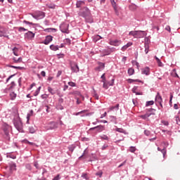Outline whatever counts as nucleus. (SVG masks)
<instances>
[{
    "label": "nucleus",
    "mask_w": 180,
    "mask_h": 180,
    "mask_svg": "<svg viewBox=\"0 0 180 180\" xmlns=\"http://www.w3.org/2000/svg\"><path fill=\"white\" fill-rule=\"evenodd\" d=\"M80 16L85 18L86 22L88 23H92V18H91V12L89 9L86 7H84L83 10L80 12Z\"/></svg>",
    "instance_id": "obj_1"
},
{
    "label": "nucleus",
    "mask_w": 180,
    "mask_h": 180,
    "mask_svg": "<svg viewBox=\"0 0 180 180\" xmlns=\"http://www.w3.org/2000/svg\"><path fill=\"white\" fill-rule=\"evenodd\" d=\"M128 74H129V75H133V74H134V69H133V68H129V70H128Z\"/></svg>",
    "instance_id": "obj_35"
},
{
    "label": "nucleus",
    "mask_w": 180,
    "mask_h": 180,
    "mask_svg": "<svg viewBox=\"0 0 180 180\" xmlns=\"http://www.w3.org/2000/svg\"><path fill=\"white\" fill-rule=\"evenodd\" d=\"M110 2L115 11V15H117V16H119V10H117V6L116 4V2H117V0H110Z\"/></svg>",
    "instance_id": "obj_10"
},
{
    "label": "nucleus",
    "mask_w": 180,
    "mask_h": 180,
    "mask_svg": "<svg viewBox=\"0 0 180 180\" xmlns=\"http://www.w3.org/2000/svg\"><path fill=\"white\" fill-rule=\"evenodd\" d=\"M108 115V113H106V112L105 113H103V115H101V116L100 117L101 119H103V117H106V115Z\"/></svg>",
    "instance_id": "obj_60"
},
{
    "label": "nucleus",
    "mask_w": 180,
    "mask_h": 180,
    "mask_svg": "<svg viewBox=\"0 0 180 180\" xmlns=\"http://www.w3.org/2000/svg\"><path fill=\"white\" fill-rule=\"evenodd\" d=\"M103 172L102 171L98 172L97 173H96V175H97L98 176H100V178L103 175Z\"/></svg>",
    "instance_id": "obj_50"
},
{
    "label": "nucleus",
    "mask_w": 180,
    "mask_h": 180,
    "mask_svg": "<svg viewBox=\"0 0 180 180\" xmlns=\"http://www.w3.org/2000/svg\"><path fill=\"white\" fill-rule=\"evenodd\" d=\"M61 74H63V72L61 71V70H59L58 72V73H57V75H56V77H60V75H61Z\"/></svg>",
    "instance_id": "obj_63"
},
{
    "label": "nucleus",
    "mask_w": 180,
    "mask_h": 180,
    "mask_svg": "<svg viewBox=\"0 0 180 180\" xmlns=\"http://www.w3.org/2000/svg\"><path fill=\"white\" fill-rule=\"evenodd\" d=\"M15 86V82H11V86L8 89H6L4 90V92L8 93V91H11L10 93V97L11 101H15L16 99V94L12 90V89Z\"/></svg>",
    "instance_id": "obj_3"
},
{
    "label": "nucleus",
    "mask_w": 180,
    "mask_h": 180,
    "mask_svg": "<svg viewBox=\"0 0 180 180\" xmlns=\"http://www.w3.org/2000/svg\"><path fill=\"white\" fill-rule=\"evenodd\" d=\"M101 82L103 83V88H104V89H108V85L106 84V82H108V81H106V79H102Z\"/></svg>",
    "instance_id": "obj_28"
},
{
    "label": "nucleus",
    "mask_w": 180,
    "mask_h": 180,
    "mask_svg": "<svg viewBox=\"0 0 180 180\" xmlns=\"http://www.w3.org/2000/svg\"><path fill=\"white\" fill-rule=\"evenodd\" d=\"M120 44H122V41L117 39L111 41L112 46H120Z\"/></svg>",
    "instance_id": "obj_21"
},
{
    "label": "nucleus",
    "mask_w": 180,
    "mask_h": 180,
    "mask_svg": "<svg viewBox=\"0 0 180 180\" xmlns=\"http://www.w3.org/2000/svg\"><path fill=\"white\" fill-rule=\"evenodd\" d=\"M155 102H157V103H162V97L159 93H158L155 96Z\"/></svg>",
    "instance_id": "obj_15"
},
{
    "label": "nucleus",
    "mask_w": 180,
    "mask_h": 180,
    "mask_svg": "<svg viewBox=\"0 0 180 180\" xmlns=\"http://www.w3.org/2000/svg\"><path fill=\"white\" fill-rule=\"evenodd\" d=\"M13 123H14V126H15V129H17V130H18V131H20L23 127L22 121H20V118H19V117H16L14 119Z\"/></svg>",
    "instance_id": "obj_4"
},
{
    "label": "nucleus",
    "mask_w": 180,
    "mask_h": 180,
    "mask_svg": "<svg viewBox=\"0 0 180 180\" xmlns=\"http://www.w3.org/2000/svg\"><path fill=\"white\" fill-rule=\"evenodd\" d=\"M157 63H158L159 67H162V62H161L160 60H158Z\"/></svg>",
    "instance_id": "obj_56"
},
{
    "label": "nucleus",
    "mask_w": 180,
    "mask_h": 180,
    "mask_svg": "<svg viewBox=\"0 0 180 180\" xmlns=\"http://www.w3.org/2000/svg\"><path fill=\"white\" fill-rule=\"evenodd\" d=\"M86 112H88V110H82V111H80V112H77V113L75 114V115H76V116H78L79 115H81V113H86Z\"/></svg>",
    "instance_id": "obj_43"
},
{
    "label": "nucleus",
    "mask_w": 180,
    "mask_h": 180,
    "mask_svg": "<svg viewBox=\"0 0 180 180\" xmlns=\"http://www.w3.org/2000/svg\"><path fill=\"white\" fill-rule=\"evenodd\" d=\"M162 124H164L165 126H168V124H169V123L168 122V121H165L163 120L162 121Z\"/></svg>",
    "instance_id": "obj_54"
},
{
    "label": "nucleus",
    "mask_w": 180,
    "mask_h": 180,
    "mask_svg": "<svg viewBox=\"0 0 180 180\" xmlns=\"http://www.w3.org/2000/svg\"><path fill=\"white\" fill-rule=\"evenodd\" d=\"M57 127H58V124L57 122H51L49 124V128L51 129H57Z\"/></svg>",
    "instance_id": "obj_20"
},
{
    "label": "nucleus",
    "mask_w": 180,
    "mask_h": 180,
    "mask_svg": "<svg viewBox=\"0 0 180 180\" xmlns=\"http://www.w3.org/2000/svg\"><path fill=\"white\" fill-rule=\"evenodd\" d=\"M70 95H75L76 98H79V96H81L82 94L79 91H76L70 93Z\"/></svg>",
    "instance_id": "obj_24"
},
{
    "label": "nucleus",
    "mask_w": 180,
    "mask_h": 180,
    "mask_svg": "<svg viewBox=\"0 0 180 180\" xmlns=\"http://www.w3.org/2000/svg\"><path fill=\"white\" fill-rule=\"evenodd\" d=\"M13 61L16 63H22V58H19L18 59H16V58H13Z\"/></svg>",
    "instance_id": "obj_37"
},
{
    "label": "nucleus",
    "mask_w": 180,
    "mask_h": 180,
    "mask_svg": "<svg viewBox=\"0 0 180 180\" xmlns=\"http://www.w3.org/2000/svg\"><path fill=\"white\" fill-rule=\"evenodd\" d=\"M51 41H53V37L47 36L44 43V44L47 45L49 43H51Z\"/></svg>",
    "instance_id": "obj_16"
},
{
    "label": "nucleus",
    "mask_w": 180,
    "mask_h": 180,
    "mask_svg": "<svg viewBox=\"0 0 180 180\" xmlns=\"http://www.w3.org/2000/svg\"><path fill=\"white\" fill-rule=\"evenodd\" d=\"M82 178H84V179H88V174H83L82 175Z\"/></svg>",
    "instance_id": "obj_59"
},
{
    "label": "nucleus",
    "mask_w": 180,
    "mask_h": 180,
    "mask_svg": "<svg viewBox=\"0 0 180 180\" xmlns=\"http://www.w3.org/2000/svg\"><path fill=\"white\" fill-rule=\"evenodd\" d=\"M114 109L119 110V104H117L116 106H112L110 108V110H114Z\"/></svg>",
    "instance_id": "obj_40"
},
{
    "label": "nucleus",
    "mask_w": 180,
    "mask_h": 180,
    "mask_svg": "<svg viewBox=\"0 0 180 180\" xmlns=\"http://www.w3.org/2000/svg\"><path fill=\"white\" fill-rule=\"evenodd\" d=\"M101 39H102V37L99 36V35H96L94 38V41L96 42L98 41V40H101Z\"/></svg>",
    "instance_id": "obj_36"
},
{
    "label": "nucleus",
    "mask_w": 180,
    "mask_h": 180,
    "mask_svg": "<svg viewBox=\"0 0 180 180\" xmlns=\"http://www.w3.org/2000/svg\"><path fill=\"white\" fill-rule=\"evenodd\" d=\"M148 51H150V46L148 44L145 43V53L146 54H148Z\"/></svg>",
    "instance_id": "obj_27"
},
{
    "label": "nucleus",
    "mask_w": 180,
    "mask_h": 180,
    "mask_svg": "<svg viewBox=\"0 0 180 180\" xmlns=\"http://www.w3.org/2000/svg\"><path fill=\"white\" fill-rule=\"evenodd\" d=\"M154 105V101H147L146 106H151Z\"/></svg>",
    "instance_id": "obj_39"
},
{
    "label": "nucleus",
    "mask_w": 180,
    "mask_h": 180,
    "mask_svg": "<svg viewBox=\"0 0 180 180\" xmlns=\"http://www.w3.org/2000/svg\"><path fill=\"white\" fill-rule=\"evenodd\" d=\"M114 84H115V79H112L110 82H106L107 89L109 88V86H113Z\"/></svg>",
    "instance_id": "obj_23"
},
{
    "label": "nucleus",
    "mask_w": 180,
    "mask_h": 180,
    "mask_svg": "<svg viewBox=\"0 0 180 180\" xmlns=\"http://www.w3.org/2000/svg\"><path fill=\"white\" fill-rule=\"evenodd\" d=\"M98 65H99V67H98V68H99V70H101V69H102V70H103V68H105V63H98Z\"/></svg>",
    "instance_id": "obj_38"
},
{
    "label": "nucleus",
    "mask_w": 180,
    "mask_h": 180,
    "mask_svg": "<svg viewBox=\"0 0 180 180\" xmlns=\"http://www.w3.org/2000/svg\"><path fill=\"white\" fill-rule=\"evenodd\" d=\"M25 37H27V39H33L34 37V33L29 31L25 34Z\"/></svg>",
    "instance_id": "obj_18"
},
{
    "label": "nucleus",
    "mask_w": 180,
    "mask_h": 180,
    "mask_svg": "<svg viewBox=\"0 0 180 180\" xmlns=\"http://www.w3.org/2000/svg\"><path fill=\"white\" fill-rule=\"evenodd\" d=\"M65 42L67 43V44H71V40L70 39H66Z\"/></svg>",
    "instance_id": "obj_58"
},
{
    "label": "nucleus",
    "mask_w": 180,
    "mask_h": 180,
    "mask_svg": "<svg viewBox=\"0 0 180 180\" xmlns=\"http://www.w3.org/2000/svg\"><path fill=\"white\" fill-rule=\"evenodd\" d=\"M82 6H85V1H78L76 4L77 8H82Z\"/></svg>",
    "instance_id": "obj_17"
},
{
    "label": "nucleus",
    "mask_w": 180,
    "mask_h": 180,
    "mask_svg": "<svg viewBox=\"0 0 180 180\" xmlns=\"http://www.w3.org/2000/svg\"><path fill=\"white\" fill-rule=\"evenodd\" d=\"M18 30H19V32H26V30H26L25 27H20L18 28Z\"/></svg>",
    "instance_id": "obj_49"
},
{
    "label": "nucleus",
    "mask_w": 180,
    "mask_h": 180,
    "mask_svg": "<svg viewBox=\"0 0 180 180\" xmlns=\"http://www.w3.org/2000/svg\"><path fill=\"white\" fill-rule=\"evenodd\" d=\"M46 6L49 8V9H56V6L54 4H46Z\"/></svg>",
    "instance_id": "obj_30"
},
{
    "label": "nucleus",
    "mask_w": 180,
    "mask_h": 180,
    "mask_svg": "<svg viewBox=\"0 0 180 180\" xmlns=\"http://www.w3.org/2000/svg\"><path fill=\"white\" fill-rule=\"evenodd\" d=\"M148 112H146L145 115H141L140 117H141V119H143V120H146V119H148V117H150L151 115H155V113L153 112H155V109L150 108L148 110Z\"/></svg>",
    "instance_id": "obj_6"
},
{
    "label": "nucleus",
    "mask_w": 180,
    "mask_h": 180,
    "mask_svg": "<svg viewBox=\"0 0 180 180\" xmlns=\"http://www.w3.org/2000/svg\"><path fill=\"white\" fill-rule=\"evenodd\" d=\"M26 168L30 171V169H32V166H30V165H26Z\"/></svg>",
    "instance_id": "obj_64"
},
{
    "label": "nucleus",
    "mask_w": 180,
    "mask_h": 180,
    "mask_svg": "<svg viewBox=\"0 0 180 180\" xmlns=\"http://www.w3.org/2000/svg\"><path fill=\"white\" fill-rule=\"evenodd\" d=\"M129 34V36H134L136 39H143V37L147 36V33L144 31H131Z\"/></svg>",
    "instance_id": "obj_2"
},
{
    "label": "nucleus",
    "mask_w": 180,
    "mask_h": 180,
    "mask_svg": "<svg viewBox=\"0 0 180 180\" xmlns=\"http://www.w3.org/2000/svg\"><path fill=\"white\" fill-rule=\"evenodd\" d=\"M127 82H129V84H131L133 82H141V80L139 79H127Z\"/></svg>",
    "instance_id": "obj_26"
},
{
    "label": "nucleus",
    "mask_w": 180,
    "mask_h": 180,
    "mask_svg": "<svg viewBox=\"0 0 180 180\" xmlns=\"http://www.w3.org/2000/svg\"><path fill=\"white\" fill-rule=\"evenodd\" d=\"M133 46V42H128L126 45L123 46L121 49L122 51H126L129 47Z\"/></svg>",
    "instance_id": "obj_13"
},
{
    "label": "nucleus",
    "mask_w": 180,
    "mask_h": 180,
    "mask_svg": "<svg viewBox=\"0 0 180 180\" xmlns=\"http://www.w3.org/2000/svg\"><path fill=\"white\" fill-rule=\"evenodd\" d=\"M68 85H69L70 86H76L75 83H74V82H68Z\"/></svg>",
    "instance_id": "obj_52"
},
{
    "label": "nucleus",
    "mask_w": 180,
    "mask_h": 180,
    "mask_svg": "<svg viewBox=\"0 0 180 180\" xmlns=\"http://www.w3.org/2000/svg\"><path fill=\"white\" fill-rule=\"evenodd\" d=\"M129 9L130 11H136V9H137V6L131 4L129 6Z\"/></svg>",
    "instance_id": "obj_34"
},
{
    "label": "nucleus",
    "mask_w": 180,
    "mask_h": 180,
    "mask_svg": "<svg viewBox=\"0 0 180 180\" xmlns=\"http://www.w3.org/2000/svg\"><path fill=\"white\" fill-rule=\"evenodd\" d=\"M33 115V110H31V112L30 114H27V122H29V119H30V117Z\"/></svg>",
    "instance_id": "obj_47"
},
{
    "label": "nucleus",
    "mask_w": 180,
    "mask_h": 180,
    "mask_svg": "<svg viewBox=\"0 0 180 180\" xmlns=\"http://www.w3.org/2000/svg\"><path fill=\"white\" fill-rule=\"evenodd\" d=\"M141 72L145 75H150V68L148 67L143 68L141 69Z\"/></svg>",
    "instance_id": "obj_14"
},
{
    "label": "nucleus",
    "mask_w": 180,
    "mask_h": 180,
    "mask_svg": "<svg viewBox=\"0 0 180 180\" xmlns=\"http://www.w3.org/2000/svg\"><path fill=\"white\" fill-rule=\"evenodd\" d=\"M115 131H118L119 133H124V134H126V131L122 128H117Z\"/></svg>",
    "instance_id": "obj_33"
},
{
    "label": "nucleus",
    "mask_w": 180,
    "mask_h": 180,
    "mask_svg": "<svg viewBox=\"0 0 180 180\" xmlns=\"http://www.w3.org/2000/svg\"><path fill=\"white\" fill-rule=\"evenodd\" d=\"M53 180H60V174H58Z\"/></svg>",
    "instance_id": "obj_62"
},
{
    "label": "nucleus",
    "mask_w": 180,
    "mask_h": 180,
    "mask_svg": "<svg viewBox=\"0 0 180 180\" xmlns=\"http://www.w3.org/2000/svg\"><path fill=\"white\" fill-rule=\"evenodd\" d=\"M144 134H146V136H150V132L148 130H145L144 131Z\"/></svg>",
    "instance_id": "obj_55"
},
{
    "label": "nucleus",
    "mask_w": 180,
    "mask_h": 180,
    "mask_svg": "<svg viewBox=\"0 0 180 180\" xmlns=\"http://www.w3.org/2000/svg\"><path fill=\"white\" fill-rule=\"evenodd\" d=\"M44 13L42 11H38L36 13V14L34 15H33V18H34V19H43V18H44Z\"/></svg>",
    "instance_id": "obj_12"
},
{
    "label": "nucleus",
    "mask_w": 180,
    "mask_h": 180,
    "mask_svg": "<svg viewBox=\"0 0 180 180\" xmlns=\"http://www.w3.org/2000/svg\"><path fill=\"white\" fill-rule=\"evenodd\" d=\"M11 68H15V70H23V68L20 67V66H11Z\"/></svg>",
    "instance_id": "obj_45"
},
{
    "label": "nucleus",
    "mask_w": 180,
    "mask_h": 180,
    "mask_svg": "<svg viewBox=\"0 0 180 180\" xmlns=\"http://www.w3.org/2000/svg\"><path fill=\"white\" fill-rule=\"evenodd\" d=\"M29 130H30V133H31L32 134L36 132V129H34V127H30Z\"/></svg>",
    "instance_id": "obj_41"
},
{
    "label": "nucleus",
    "mask_w": 180,
    "mask_h": 180,
    "mask_svg": "<svg viewBox=\"0 0 180 180\" xmlns=\"http://www.w3.org/2000/svg\"><path fill=\"white\" fill-rule=\"evenodd\" d=\"M60 29L63 33H70V32L68 31V24L62 23L60 26Z\"/></svg>",
    "instance_id": "obj_8"
},
{
    "label": "nucleus",
    "mask_w": 180,
    "mask_h": 180,
    "mask_svg": "<svg viewBox=\"0 0 180 180\" xmlns=\"http://www.w3.org/2000/svg\"><path fill=\"white\" fill-rule=\"evenodd\" d=\"M12 50L14 56H19V49H18L17 47H14Z\"/></svg>",
    "instance_id": "obj_25"
},
{
    "label": "nucleus",
    "mask_w": 180,
    "mask_h": 180,
    "mask_svg": "<svg viewBox=\"0 0 180 180\" xmlns=\"http://www.w3.org/2000/svg\"><path fill=\"white\" fill-rule=\"evenodd\" d=\"M9 169H10L11 174H12V172H13V171H16V164H15V163L11 164Z\"/></svg>",
    "instance_id": "obj_19"
},
{
    "label": "nucleus",
    "mask_w": 180,
    "mask_h": 180,
    "mask_svg": "<svg viewBox=\"0 0 180 180\" xmlns=\"http://www.w3.org/2000/svg\"><path fill=\"white\" fill-rule=\"evenodd\" d=\"M3 131L4 133V137L6 140H11V137L9 136V131H11V126L8 124H4L3 127Z\"/></svg>",
    "instance_id": "obj_5"
},
{
    "label": "nucleus",
    "mask_w": 180,
    "mask_h": 180,
    "mask_svg": "<svg viewBox=\"0 0 180 180\" xmlns=\"http://www.w3.org/2000/svg\"><path fill=\"white\" fill-rule=\"evenodd\" d=\"M86 154H88V150H85L82 154V155H81L79 158H84V157H85V155H86Z\"/></svg>",
    "instance_id": "obj_42"
},
{
    "label": "nucleus",
    "mask_w": 180,
    "mask_h": 180,
    "mask_svg": "<svg viewBox=\"0 0 180 180\" xmlns=\"http://www.w3.org/2000/svg\"><path fill=\"white\" fill-rule=\"evenodd\" d=\"M93 96L94 98H95V99H97V100L99 99V96H98L95 91L93 94Z\"/></svg>",
    "instance_id": "obj_53"
},
{
    "label": "nucleus",
    "mask_w": 180,
    "mask_h": 180,
    "mask_svg": "<svg viewBox=\"0 0 180 180\" xmlns=\"http://www.w3.org/2000/svg\"><path fill=\"white\" fill-rule=\"evenodd\" d=\"M75 99L77 100V105H79V103H81V98L76 97Z\"/></svg>",
    "instance_id": "obj_51"
},
{
    "label": "nucleus",
    "mask_w": 180,
    "mask_h": 180,
    "mask_svg": "<svg viewBox=\"0 0 180 180\" xmlns=\"http://www.w3.org/2000/svg\"><path fill=\"white\" fill-rule=\"evenodd\" d=\"M70 67L72 72H79V68L78 67V65L75 62H71L70 63Z\"/></svg>",
    "instance_id": "obj_7"
},
{
    "label": "nucleus",
    "mask_w": 180,
    "mask_h": 180,
    "mask_svg": "<svg viewBox=\"0 0 180 180\" xmlns=\"http://www.w3.org/2000/svg\"><path fill=\"white\" fill-rule=\"evenodd\" d=\"M158 150L161 151L162 154H163V158H165V155H167V148H164L163 149L158 148Z\"/></svg>",
    "instance_id": "obj_22"
},
{
    "label": "nucleus",
    "mask_w": 180,
    "mask_h": 180,
    "mask_svg": "<svg viewBox=\"0 0 180 180\" xmlns=\"http://www.w3.org/2000/svg\"><path fill=\"white\" fill-rule=\"evenodd\" d=\"M51 50H53V51H57L58 50V46L55 45H51L50 46Z\"/></svg>",
    "instance_id": "obj_31"
},
{
    "label": "nucleus",
    "mask_w": 180,
    "mask_h": 180,
    "mask_svg": "<svg viewBox=\"0 0 180 180\" xmlns=\"http://www.w3.org/2000/svg\"><path fill=\"white\" fill-rule=\"evenodd\" d=\"M175 119H176V124H179V125H180L179 117L176 116V117H175Z\"/></svg>",
    "instance_id": "obj_48"
},
{
    "label": "nucleus",
    "mask_w": 180,
    "mask_h": 180,
    "mask_svg": "<svg viewBox=\"0 0 180 180\" xmlns=\"http://www.w3.org/2000/svg\"><path fill=\"white\" fill-rule=\"evenodd\" d=\"M129 151H130V153H134V151H136V147H134V146H131V147L129 148Z\"/></svg>",
    "instance_id": "obj_46"
},
{
    "label": "nucleus",
    "mask_w": 180,
    "mask_h": 180,
    "mask_svg": "<svg viewBox=\"0 0 180 180\" xmlns=\"http://www.w3.org/2000/svg\"><path fill=\"white\" fill-rule=\"evenodd\" d=\"M40 89H41V86H39L37 88V89L35 91V92L34 94V96H37V95H39V94H40Z\"/></svg>",
    "instance_id": "obj_32"
},
{
    "label": "nucleus",
    "mask_w": 180,
    "mask_h": 180,
    "mask_svg": "<svg viewBox=\"0 0 180 180\" xmlns=\"http://www.w3.org/2000/svg\"><path fill=\"white\" fill-rule=\"evenodd\" d=\"M96 130L97 133H101V131H103L105 130V126L103 125H98L97 127H94L89 129L90 131H92V130Z\"/></svg>",
    "instance_id": "obj_9"
},
{
    "label": "nucleus",
    "mask_w": 180,
    "mask_h": 180,
    "mask_svg": "<svg viewBox=\"0 0 180 180\" xmlns=\"http://www.w3.org/2000/svg\"><path fill=\"white\" fill-rule=\"evenodd\" d=\"M80 101H85V97H84V96H82V94H81L80 96H79Z\"/></svg>",
    "instance_id": "obj_61"
},
{
    "label": "nucleus",
    "mask_w": 180,
    "mask_h": 180,
    "mask_svg": "<svg viewBox=\"0 0 180 180\" xmlns=\"http://www.w3.org/2000/svg\"><path fill=\"white\" fill-rule=\"evenodd\" d=\"M101 140H109V137H108V136H106V135H103L101 136Z\"/></svg>",
    "instance_id": "obj_44"
},
{
    "label": "nucleus",
    "mask_w": 180,
    "mask_h": 180,
    "mask_svg": "<svg viewBox=\"0 0 180 180\" xmlns=\"http://www.w3.org/2000/svg\"><path fill=\"white\" fill-rule=\"evenodd\" d=\"M48 91L51 95H55L56 91L53 89V88L49 86L48 87Z\"/></svg>",
    "instance_id": "obj_29"
},
{
    "label": "nucleus",
    "mask_w": 180,
    "mask_h": 180,
    "mask_svg": "<svg viewBox=\"0 0 180 180\" xmlns=\"http://www.w3.org/2000/svg\"><path fill=\"white\" fill-rule=\"evenodd\" d=\"M9 32H8V30L5 28L0 29V37H6L7 39H9Z\"/></svg>",
    "instance_id": "obj_11"
},
{
    "label": "nucleus",
    "mask_w": 180,
    "mask_h": 180,
    "mask_svg": "<svg viewBox=\"0 0 180 180\" xmlns=\"http://www.w3.org/2000/svg\"><path fill=\"white\" fill-rule=\"evenodd\" d=\"M165 29V30H167V32H171V27L169 25H167Z\"/></svg>",
    "instance_id": "obj_57"
}]
</instances>
